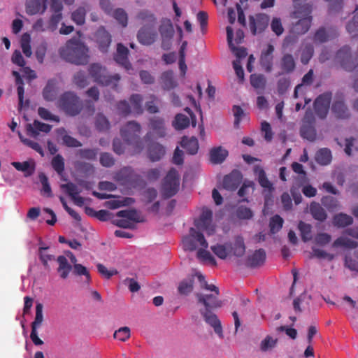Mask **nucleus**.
I'll list each match as a JSON object with an SVG mask.
<instances>
[{"label": "nucleus", "mask_w": 358, "mask_h": 358, "mask_svg": "<svg viewBox=\"0 0 358 358\" xmlns=\"http://www.w3.org/2000/svg\"><path fill=\"white\" fill-rule=\"evenodd\" d=\"M54 170L58 173L62 174L64 171V160L61 155H57L53 157L51 162Z\"/></svg>", "instance_id": "obj_59"}, {"label": "nucleus", "mask_w": 358, "mask_h": 358, "mask_svg": "<svg viewBox=\"0 0 358 358\" xmlns=\"http://www.w3.org/2000/svg\"><path fill=\"white\" fill-rule=\"evenodd\" d=\"M331 152L328 148L320 149L315 154L316 162L321 165H327L331 161Z\"/></svg>", "instance_id": "obj_38"}, {"label": "nucleus", "mask_w": 358, "mask_h": 358, "mask_svg": "<svg viewBox=\"0 0 358 358\" xmlns=\"http://www.w3.org/2000/svg\"><path fill=\"white\" fill-rule=\"evenodd\" d=\"M58 134L62 136L63 143L69 148H78L82 146V143L76 138L66 134L64 128L58 130Z\"/></svg>", "instance_id": "obj_43"}, {"label": "nucleus", "mask_w": 358, "mask_h": 358, "mask_svg": "<svg viewBox=\"0 0 358 358\" xmlns=\"http://www.w3.org/2000/svg\"><path fill=\"white\" fill-rule=\"evenodd\" d=\"M182 245L184 249L189 251L195 250L198 245L204 248L208 247V243L203 234L193 227L189 229V235L182 238Z\"/></svg>", "instance_id": "obj_10"}, {"label": "nucleus", "mask_w": 358, "mask_h": 358, "mask_svg": "<svg viewBox=\"0 0 358 358\" xmlns=\"http://www.w3.org/2000/svg\"><path fill=\"white\" fill-rule=\"evenodd\" d=\"M89 73L94 81L103 85H112L115 88L120 80L119 74L109 75L106 69L99 64H92L89 67Z\"/></svg>", "instance_id": "obj_8"}, {"label": "nucleus", "mask_w": 358, "mask_h": 358, "mask_svg": "<svg viewBox=\"0 0 358 358\" xmlns=\"http://www.w3.org/2000/svg\"><path fill=\"white\" fill-rule=\"evenodd\" d=\"M278 340L273 338L270 336H266V338L262 341L260 343V350L262 352H266L275 348Z\"/></svg>", "instance_id": "obj_62"}, {"label": "nucleus", "mask_w": 358, "mask_h": 358, "mask_svg": "<svg viewBox=\"0 0 358 358\" xmlns=\"http://www.w3.org/2000/svg\"><path fill=\"white\" fill-rule=\"evenodd\" d=\"M59 55L66 62L76 65H85L90 60L89 48L76 39L69 40L59 49Z\"/></svg>", "instance_id": "obj_2"}, {"label": "nucleus", "mask_w": 358, "mask_h": 358, "mask_svg": "<svg viewBox=\"0 0 358 358\" xmlns=\"http://www.w3.org/2000/svg\"><path fill=\"white\" fill-rule=\"evenodd\" d=\"M94 37L99 49L103 52H106L112 41L109 32L101 27L97 29Z\"/></svg>", "instance_id": "obj_15"}, {"label": "nucleus", "mask_w": 358, "mask_h": 358, "mask_svg": "<svg viewBox=\"0 0 358 358\" xmlns=\"http://www.w3.org/2000/svg\"><path fill=\"white\" fill-rule=\"evenodd\" d=\"M159 31L162 38H173L174 34V29L171 20H163L159 26Z\"/></svg>", "instance_id": "obj_41"}, {"label": "nucleus", "mask_w": 358, "mask_h": 358, "mask_svg": "<svg viewBox=\"0 0 358 358\" xmlns=\"http://www.w3.org/2000/svg\"><path fill=\"white\" fill-rule=\"evenodd\" d=\"M39 179L43 186L41 194L47 197H52V193L48 177L43 173H41L39 174Z\"/></svg>", "instance_id": "obj_58"}, {"label": "nucleus", "mask_w": 358, "mask_h": 358, "mask_svg": "<svg viewBox=\"0 0 358 358\" xmlns=\"http://www.w3.org/2000/svg\"><path fill=\"white\" fill-rule=\"evenodd\" d=\"M355 12V14L352 20L349 22L346 26L347 31L352 38L358 37V6L356 7Z\"/></svg>", "instance_id": "obj_47"}, {"label": "nucleus", "mask_w": 358, "mask_h": 358, "mask_svg": "<svg viewBox=\"0 0 358 358\" xmlns=\"http://www.w3.org/2000/svg\"><path fill=\"white\" fill-rule=\"evenodd\" d=\"M181 145L189 155L196 154L199 150V141L196 137L184 136L182 138Z\"/></svg>", "instance_id": "obj_31"}, {"label": "nucleus", "mask_w": 358, "mask_h": 358, "mask_svg": "<svg viewBox=\"0 0 358 358\" xmlns=\"http://www.w3.org/2000/svg\"><path fill=\"white\" fill-rule=\"evenodd\" d=\"M332 113L339 119H348L350 116L349 109L343 99H336L331 106Z\"/></svg>", "instance_id": "obj_23"}, {"label": "nucleus", "mask_w": 358, "mask_h": 358, "mask_svg": "<svg viewBox=\"0 0 358 358\" xmlns=\"http://www.w3.org/2000/svg\"><path fill=\"white\" fill-rule=\"evenodd\" d=\"M336 59L345 71L354 72L352 87L358 92V59L357 57L352 58L350 48L348 45L342 47L338 50Z\"/></svg>", "instance_id": "obj_5"}, {"label": "nucleus", "mask_w": 358, "mask_h": 358, "mask_svg": "<svg viewBox=\"0 0 358 358\" xmlns=\"http://www.w3.org/2000/svg\"><path fill=\"white\" fill-rule=\"evenodd\" d=\"M164 148L159 143L152 144L149 148V157L152 162L159 161L164 156Z\"/></svg>", "instance_id": "obj_40"}, {"label": "nucleus", "mask_w": 358, "mask_h": 358, "mask_svg": "<svg viewBox=\"0 0 358 358\" xmlns=\"http://www.w3.org/2000/svg\"><path fill=\"white\" fill-rule=\"evenodd\" d=\"M298 228L301 233V239L303 242H307L312 239L311 225L303 221H300Z\"/></svg>", "instance_id": "obj_48"}, {"label": "nucleus", "mask_w": 358, "mask_h": 358, "mask_svg": "<svg viewBox=\"0 0 358 358\" xmlns=\"http://www.w3.org/2000/svg\"><path fill=\"white\" fill-rule=\"evenodd\" d=\"M136 17L143 24V26L139 29L137 34L138 42L145 45H152L155 43L157 37L156 17L152 13L148 10L140 11Z\"/></svg>", "instance_id": "obj_3"}, {"label": "nucleus", "mask_w": 358, "mask_h": 358, "mask_svg": "<svg viewBox=\"0 0 358 358\" xmlns=\"http://www.w3.org/2000/svg\"><path fill=\"white\" fill-rule=\"evenodd\" d=\"M173 124L176 129H184L189 125V119L185 115L180 113L176 115Z\"/></svg>", "instance_id": "obj_49"}, {"label": "nucleus", "mask_w": 358, "mask_h": 358, "mask_svg": "<svg viewBox=\"0 0 358 358\" xmlns=\"http://www.w3.org/2000/svg\"><path fill=\"white\" fill-rule=\"evenodd\" d=\"M26 129L27 135L36 138L40 131L49 133L52 129V126L35 120L32 124H27Z\"/></svg>", "instance_id": "obj_16"}, {"label": "nucleus", "mask_w": 358, "mask_h": 358, "mask_svg": "<svg viewBox=\"0 0 358 358\" xmlns=\"http://www.w3.org/2000/svg\"><path fill=\"white\" fill-rule=\"evenodd\" d=\"M228 156V151L221 146L213 148L210 150V160L214 164L222 163Z\"/></svg>", "instance_id": "obj_29"}, {"label": "nucleus", "mask_w": 358, "mask_h": 358, "mask_svg": "<svg viewBox=\"0 0 358 358\" xmlns=\"http://www.w3.org/2000/svg\"><path fill=\"white\" fill-rule=\"evenodd\" d=\"M213 252L220 259H226L231 255L232 250L231 243H225L224 244H216L210 247Z\"/></svg>", "instance_id": "obj_27"}, {"label": "nucleus", "mask_w": 358, "mask_h": 358, "mask_svg": "<svg viewBox=\"0 0 358 358\" xmlns=\"http://www.w3.org/2000/svg\"><path fill=\"white\" fill-rule=\"evenodd\" d=\"M334 248L343 247L349 249H354L358 247V242L344 236L338 237L332 244Z\"/></svg>", "instance_id": "obj_39"}, {"label": "nucleus", "mask_w": 358, "mask_h": 358, "mask_svg": "<svg viewBox=\"0 0 358 358\" xmlns=\"http://www.w3.org/2000/svg\"><path fill=\"white\" fill-rule=\"evenodd\" d=\"M226 31H227V38L229 47L231 49V50L233 52V53L235 55V56L238 59V60L245 57L248 54L246 48H245L243 47L236 48L233 44V36H234L233 29L231 27L228 26L226 28Z\"/></svg>", "instance_id": "obj_22"}, {"label": "nucleus", "mask_w": 358, "mask_h": 358, "mask_svg": "<svg viewBox=\"0 0 358 358\" xmlns=\"http://www.w3.org/2000/svg\"><path fill=\"white\" fill-rule=\"evenodd\" d=\"M310 211L313 218L318 221L323 222L327 217L325 210L316 202L310 203Z\"/></svg>", "instance_id": "obj_33"}, {"label": "nucleus", "mask_w": 358, "mask_h": 358, "mask_svg": "<svg viewBox=\"0 0 358 358\" xmlns=\"http://www.w3.org/2000/svg\"><path fill=\"white\" fill-rule=\"evenodd\" d=\"M280 67L282 71L278 75L289 74L292 73L296 68V63L291 54H285L280 59Z\"/></svg>", "instance_id": "obj_24"}, {"label": "nucleus", "mask_w": 358, "mask_h": 358, "mask_svg": "<svg viewBox=\"0 0 358 358\" xmlns=\"http://www.w3.org/2000/svg\"><path fill=\"white\" fill-rule=\"evenodd\" d=\"M283 219L278 215L273 216L270 219L269 227L271 234H275L278 232L282 227Z\"/></svg>", "instance_id": "obj_51"}, {"label": "nucleus", "mask_w": 358, "mask_h": 358, "mask_svg": "<svg viewBox=\"0 0 358 358\" xmlns=\"http://www.w3.org/2000/svg\"><path fill=\"white\" fill-rule=\"evenodd\" d=\"M266 260V252L264 249H259L252 255L248 257L246 266L249 268H257L264 264Z\"/></svg>", "instance_id": "obj_21"}, {"label": "nucleus", "mask_w": 358, "mask_h": 358, "mask_svg": "<svg viewBox=\"0 0 358 358\" xmlns=\"http://www.w3.org/2000/svg\"><path fill=\"white\" fill-rule=\"evenodd\" d=\"M301 135L303 138L313 141L316 137L315 129L311 125L303 124L301 129Z\"/></svg>", "instance_id": "obj_57"}, {"label": "nucleus", "mask_w": 358, "mask_h": 358, "mask_svg": "<svg viewBox=\"0 0 358 358\" xmlns=\"http://www.w3.org/2000/svg\"><path fill=\"white\" fill-rule=\"evenodd\" d=\"M130 329L127 327H120L115 331L113 336L115 338L120 341H126L130 337Z\"/></svg>", "instance_id": "obj_64"}, {"label": "nucleus", "mask_w": 358, "mask_h": 358, "mask_svg": "<svg viewBox=\"0 0 358 358\" xmlns=\"http://www.w3.org/2000/svg\"><path fill=\"white\" fill-rule=\"evenodd\" d=\"M218 296L219 295L214 294H196L198 303L203 305L204 306V308L200 309L199 310L204 321L213 328L214 331L220 338H222L224 335L221 322L217 316L213 312V310L222 306V302L218 299Z\"/></svg>", "instance_id": "obj_1"}, {"label": "nucleus", "mask_w": 358, "mask_h": 358, "mask_svg": "<svg viewBox=\"0 0 358 358\" xmlns=\"http://www.w3.org/2000/svg\"><path fill=\"white\" fill-rule=\"evenodd\" d=\"M25 5L26 12L29 15L43 13L46 9V3H43V0H27Z\"/></svg>", "instance_id": "obj_25"}, {"label": "nucleus", "mask_w": 358, "mask_h": 358, "mask_svg": "<svg viewBox=\"0 0 358 358\" xmlns=\"http://www.w3.org/2000/svg\"><path fill=\"white\" fill-rule=\"evenodd\" d=\"M242 182V175L238 171H233L223 179V187L227 190H236Z\"/></svg>", "instance_id": "obj_17"}, {"label": "nucleus", "mask_w": 358, "mask_h": 358, "mask_svg": "<svg viewBox=\"0 0 358 358\" xmlns=\"http://www.w3.org/2000/svg\"><path fill=\"white\" fill-rule=\"evenodd\" d=\"M43 306L41 303H37L36 305V314L34 321L31 324V334L30 339L35 345H41L44 343L38 337V329L41 327L43 322Z\"/></svg>", "instance_id": "obj_11"}, {"label": "nucleus", "mask_w": 358, "mask_h": 358, "mask_svg": "<svg viewBox=\"0 0 358 358\" xmlns=\"http://www.w3.org/2000/svg\"><path fill=\"white\" fill-rule=\"evenodd\" d=\"M56 82L55 80H49L43 90V96L45 101H52L56 98Z\"/></svg>", "instance_id": "obj_35"}, {"label": "nucleus", "mask_w": 358, "mask_h": 358, "mask_svg": "<svg viewBox=\"0 0 358 358\" xmlns=\"http://www.w3.org/2000/svg\"><path fill=\"white\" fill-rule=\"evenodd\" d=\"M332 93L330 92L320 94L314 102V109L316 115L321 119L326 118L330 106Z\"/></svg>", "instance_id": "obj_13"}, {"label": "nucleus", "mask_w": 358, "mask_h": 358, "mask_svg": "<svg viewBox=\"0 0 358 358\" xmlns=\"http://www.w3.org/2000/svg\"><path fill=\"white\" fill-rule=\"evenodd\" d=\"M38 114L44 120H52L55 122H59L60 121L59 116L52 114L48 109L43 107L38 108Z\"/></svg>", "instance_id": "obj_60"}, {"label": "nucleus", "mask_w": 358, "mask_h": 358, "mask_svg": "<svg viewBox=\"0 0 358 358\" xmlns=\"http://www.w3.org/2000/svg\"><path fill=\"white\" fill-rule=\"evenodd\" d=\"M254 172L258 177V182L259 185L264 189L269 191L273 190V184L268 179L264 170L259 166L254 168Z\"/></svg>", "instance_id": "obj_32"}, {"label": "nucleus", "mask_w": 358, "mask_h": 358, "mask_svg": "<svg viewBox=\"0 0 358 358\" xmlns=\"http://www.w3.org/2000/svg\"><path fill=\"white\" fill-rule=\"evenodd\" d=\"M57 262L59 264L57 272L59 273L61 278H67L73 266L68 262L66 257L63 255L59 256L57 258Z\"/></svg>", "instance_id": "obj_30"}, {"label": "nucleus", "mask_w": 358, "mask_h": 358, "mask_svg": "<svg viewBox=\"0 0 358 358\" xmlns=\"http://www.w3.org/2000/svg\"><path fill=\"white\" fill-rule=\"evenodd\" d=\"M150 129L159 137H164L166 135V128L164 119L159 117H154L150 120Z\"/></svg>", "instance_id": "obj_28"}, {"label": "nucleus", "mask_w": 358, "mask_h": 358, "mask_svg": "<svg viewBox=\"0 0 358 358\" xmlns=\"http://www.w3.org/2000/svg\"><path fill=\"white\" fill-rule=\"evenodd\" d=\"M57 107L66 115L75 117L83 109V103L77 94L72 91L62 93L57 101Z\"/></svg>", "instance_id": "obj_4"}, {"label": "nucleus", "mask_w": 358, "mask_h": 358, "mask_svg": "<svg viewBox=\"0 0 358 358\" xmlns=\"http://www.w3.org/2000/svg\"><path fill=\"white\" fill-rule=\"evenodd\" d=\"M30 42V36L27 34H23L20 43L22 52L27 57H30L32 54Z\"/></svg>", "instance_id": "obj_55"}, {"label": "nucleus", "mask_w": 358, "mask_h": 358, "mask_svg": "<svg viewBox=\"0 0 358 358\" xmlns=\"http://www.w3.org/2000/svg\"><path fill=\"white\" fill-rule=\"evenodd\" d=\"M131 111L135 115H141L143 112L142 107L143 97L141 94H134L129 98Z\"/></svg>", "instance_id": "obj_36"}, {"label": "nucleus", "mask_w": 358, "mask_h": 358, "mask_svg": "<svg viewBox=\"0 0 358 358\" xmlns=\"http://www.w3.org/2000/svg\"><path fill=\"white\" fill-rule=\"evenodd\" d=\"M48 249V247L40 246L38 248V256L39 259L43 263L45 268H49L48 262L52 261L55 259V256L52 255L45 253V250Z\"/></svg>", "instance_id": "obj_56"}, {"label": "nucleus", "mask_w": 358, "mask_h": 358, "mask_svg": "<svg viewBox=\"0 0 358 358\" xmlns=\"http://www.w3.org/2000/svg\"><path fill=\"white\" fill-rule=\"evenodd\" d=\"M268 16L266 15H259L257 19L250 17V28L252 33L255 35L257 33L263 31L268 26Z\"/></svg>", "instance_id": "obj_19"}, {"label": "nucleus", "mask_w": 358, "mask_h": 358, "mask_svg": "<svg viewBox=\"0 0 358 358\" xmlns=\"http://www.w3.org/2000/svg\"><path fill=\"white\" fill-rule=\"evenodd\" d=\"M95 127L98 131L106 132L110 129V122L106 116L99 113L96 117Z\"/></svg>", "instance_id": "obj_46"}, {"label": "nucleus", "mask_w": 358, "mask_h": 358, "mask_svg": "<svg viewBox=\"0 0 358 358\" xmlns=\"http://www.w3.org/2000/svg\"><path fill=\"white\" fill-rule=\"evenodd\" d=\"M12 165L16 170L24 172L26 177L31 176L35 171L34 165L31 166L28 162H15L12 163Z\"/></svg>", "instance_id": "obj_45"}, {"label": "nucleus", "mask_w": 358, "mask_h": 358, "mask_svg": "<svg viewBox=\"0 0 358 358\" xmlns=\"http://www.w3.org/2000/svg\"><path fill=\"white\" fill-rule=\"evenodd\" d=\"M98 154L97 148L79 149L76 152V156L80 159L87 160H95Z\"/></svg>", "instance_id": "obj_44"}, {"label": "nucleus", "mask_w": 358, "mask_h": 358, "mask_svg": "<svg viewBox=\"0 0 358 358\" xmlns=\"http://www.w3.org/2000/svg\"><path fill=\"white\" fill-rule=\"evenodd\" d=\"M73 83L80 89L85 87L89 83L87 76L84 71H78L73 76Z\"/></svg>", "instance_id": "obj_53"}, {"label": "nucleus", "mask_w": 358, "mask_h": 358, "mask_svg": "<svg viewBox=\"0 0 358 358\" xmlns=\"http://www.w3.org/2000/svg\"><path fill=\"white\" fill-rule=\"evenodd\" d=\"M338 36V31L334 27H321L315 33L313 40L315 43H324Z\"/></svg>", "instance_id": "obj_14"}, {"label": "nucleus", "mask_w": 358, "mask_h": 358, "mask_svg": "<svg viewBox=\"0 0 358 358\" xmlns=\"http://www.w3.org/2000/svg\"><path fill=\"white\" fill-rule=\"evenodd\" d=\"M72 269L74 275H85L88 283L91 281L90 274L85 266L80 264H75L73 265Z\"/></svg>", "instance_id": "obj_63"}, {"label": "nucleus", "mask_w": 358, "mask_h": 358, "mask_svg": "<svg viewBox=\"0 0 358 358\" xmlns=\"http://www.w3.org/2000/svg\"><path fill=\"white\" fill-rule=\"evenodd\" d=\"M116 215L117 217L126 218L133 223L143 222V220L140 219V216L135 209L120 210Z\"/></svg>", "instance_id": "obj_42"}, {"label": "nucleus", "mask_w": 358, "mask_h": 358, "mask_svg": "<svg viewBox=\"0 0 358 358\" xmlns=\"http://www.w3.org/2000/svg\"><path fill=\"white\" fill-rule=\"evenodd\" d=\"M353 222V219L350 215H348L345 213H338L334 216L333 217V224L334 226L343 228L347 226L352 224Z\"/></svg>", "instance_id": "obj_34"}, {"label": "nucleus", "mask_w": 358, "mask_h": 358, "mask_svg": "<svg viewBox=\"0 0 358 358\" xmlns=\"http://www.w3.org/2000/svg\"><path fill=\"white\" fill-rule=\"evenodd\" d=\"M180 176L176 169L171 168L163 180L161 193L164 199L173 196L178 192Z\"/></svg>", "instance_id": "obj_9"}, {"label": "nucleus", "mask_w": 358, "mask_h": 358, "mask_svg": "<svg viewBox=\"0 0 358 358\" xmlns=\"http://www.w3.org/2000/svg\"><path fill=\"white\" fill-rule=\"evenodd\" d=\"M141 125L136 121L128 122L120 130V134L128 145H131L136 152L143 148V142L140 138Z\"/></svg>", "instance_id": "obj_6"}, {"label": "nucleus", "mask_w": 358, "mask_h": 358, "mask_svg": "<svg viewBox=\"0 0 358 358\" xmlns=\"http://www.w3.org/2000/svg\"><path fill=\"white\" fill-rule=\"evenodd\" d=\"M86 10L84 7H79L71 14L72 20L78 25H83L85 22Z\"/></svg>", "instance_id": "obj_50"}, {"label": "nucleus", "mask_w": 358, "mask_h": 358, "mask_svg": "<svg viewBox=\"0 0 358 358\" xmlns=\"http://www.w3.org/2000/svg\"><path fill=\"white\" fill-rule=\"evenodd\" d=\"M194 280H184L179 283L178 292L182 295H187L193 290Z\"/></svg>", "instance_id": "obj_52"}, {"label": "nucleus", "mask_w": 358, "mask_h": 358, "mask_svg": "<svg viewBox=\"0 0 358 358\" xmlns=\"http://www.w3.org/2000/svg\"><path fill=\"white\" fill-rule=\"evenodd\" d=\"M312 7L305 6L301 10H294L291 17L293 19H298V21L293 24L291 31L297 35L306 34L310 29L313 17L311 15Z\"/></svg>", "instance_id": "obj_7"}, {"label": "nucleus", "mask_w": 358, "mask_h": 358, "mask_svg": "<svg viewBox=\"0 0 358 358\" xmlns=\"http://www.w3.org/2000/svg\"><path fill=\"white\" fill-rule=\"evenodd\" d=\"M194 225L198 230L204 231L208 235L215 233V227L213 224V212L206 208L202 210L199 218L194 221Z\"/></svg>", "instance_id": "obj_12"}, {"label": "nucleus", "mask_w": 358, "mask_h": 358, "mask_svg": "<svg viewBox=\"0 0 358 358\" xmlns=\"http://www.w3.org/2000/svg\"><path fill=\"white\" fill-rule=\"evenodd\" d=\"M273 52L274 47L271 44H268L266 50L262 52L260 64L266 72L271 71L273 69Z\"/></svg>", "instance_id": "obj_20"}, {"label": "nucleus", "mask_w": 358, "mask_h": 358, "mask_svg": "<svg viewBox=\"0 0 358 358\" xmlns=\"http://www.w3.org/2000/svg\"><path fill=\"white\" fill-rule=\"evenodd\" d=\"M250 83L256 89H264L266 85V79L263 75L252 74L250 76Z\"/></svg>", "instance_id": "obj_61"}, {"label": "nucleus", "mask_w": 358, "mask_h": 358, "mask_svg": "<svg viewBox=\"0 0 358 358\" xmlns=\"http://www.w3.org/2000/svg\"><path fill=\"white\" fill-rule=\"evenodd\" d=\"M129 50L122 43H118L117 52L114 55V59L117 63L124 66L127 70L131 69V64L128 59Z\"/></svg>", "instance_id": "obj_18"}, {"label": "nucleus", "mask_w": 358, "mask_h": 358, "mask_svg": "<svg viewBox=\"0 0 358 358\" xmlns=\"http://www.w3.org/2000/svg\"><path fill=\"white\" fill-rule=\"evenodd\" d=\"M207 248H202L197 251V257L203 261L208 262L211 265L216 266L217 262L215 257L210 254Z\"/></svg>", "instance_id": "obj_54"}, {"label": "nucleus", "mask_w": 358, "mask_h": 358, "mask_svg": "<svg viewBox=\"0 0 358 358\" xmlns=\"http://www.w3.org/2000/svg\"><path fill=\"white\" fill-rule=\"evenodd\" d=\"M245 252V245L244 239L242 236H238L235 238L234 243L232 244L231 253L233 255L241 257Z\"/></svg>", "instance_id": "obj_37"}, {"label": "nucleus", "mask_w": 358, "mask_h": 358, "mask_svg": "<svg viewBox=\"0 0 358 358\" xmlns=\"http://www.w3.org/2000/svg\"><path fill=\"white\" fill-rule=\"evenodd\" d=\"M160 79L162 87L165 90L170 91L178 86V83L174 78V73L171 70L163 72Z\"/></svg>", "instance_id": "obj_26"}]
</instances>
